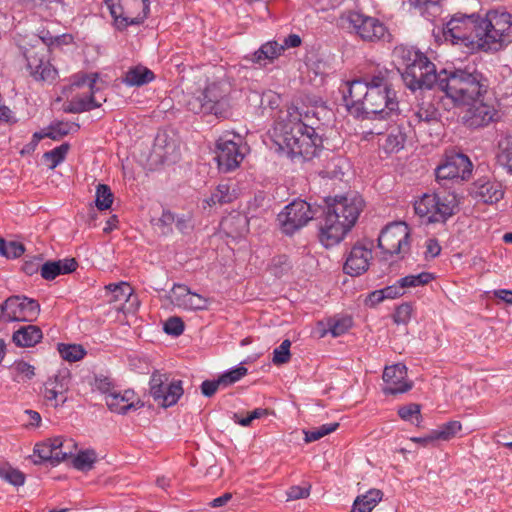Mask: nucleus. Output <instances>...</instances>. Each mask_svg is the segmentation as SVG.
<instances>
[{"label":"nucleus","mask_w":512,"mask_h":512,"mask_svg":"<svg viewBox=\"0 0 512 512\" xmlns=\"http://www.w3.org/2000/svg\"><path fill=\"white\" fill-rule=\"evenodd\" d=\"M343 100L349 112L355 116L374 114L387 118L398 110L388 71H379L364 80L347 82Z\"/></svg>","instance_id":"obj_1"},{"label":"nucleus","mask_w":512,"mask_h":512,"mask_svg":"<svg viewBox=\"0 0 512 512\" xmlns=\"http://www.w3.org/2000/svg\"><path fill=\"white\" fill-rule=\"evenodd\" d=\"M272 139L289 157L304 160L315 157L322 146L321 137L313 127L302 122L296 108L288 109L285 117L275 123Z\"/></svg>","instance_id":"obj_2"},{"label":"nucleus","mask_w":512,"mask_h":512,"mask_svg":"<svg viewBox=\"0 0 512 512\" xmlns=\"http://www.w3.org/2000/svg\"><path fill=\"white\" fill-rule=\"evenodd\" d=\"M438 88L455 105H469L487 93L488 83L475 65L441 70Z\"/></svg>","instance_id":"obj_3"},{"label":"nucleus","mask_w":512,"mask_h":512,"mask_svg":"<svg viewBox=\"0 0 512 512\" xmlns=\"http://www.w3.org/2000/svg\"><path fill=\"white\" fill-rule=\"evenodd\" d=\"M363 205V199L357 195L336 197L328 205L320 228L321 243L327 248L338 244L356 223Z\"/></svg>","instance_id":"obj_4"},{"label":"nucleus","mask_w":512,"mask_h":512,"mask_svg":"<svg viewBox=\"0 0 512 512\" xmlns=\"http://www.w3.org/2000/svg\"><path fill=\"white\" fill-rule=\"evenodd\" d=\"M393 57L405 85L410 90L438 87L441 71H436L435 64L424 53L415 47L401 45L394 49Z\"/></svg>","instance_id":"obj_5"},{"label":"nucleus","mask_w":512,"mask_h":512,"mask_svg":"<svg viewBox=\"0 0 512 512\" xmlns=\"http://www.w3.org/2000/svg\"><path fill=\"white\" fill-rule=\"evenodd\" d=\"M482 32L480 15L456 13L445 24L443 37L453 45L474 50L482 48Z\"/></svg>","instance_id":"obj_6"},{"label":"nucleus","mask_w":512,"mask_h":512,"mask_svg":"<svg viewBox=\"0 0 512 512\" xmlns=\"http://www.w3.org/2000/svg\"><path fill=\"white\" fill-rule=\"evenodd\" d=\"M482 49L498 48L512 42V15L501 9L489 10L481 17Z\"/></svg>","instance_id":"obj_7"},{"label":"nucleus","mask_w":512,"mask_h":512,"mask_svg":"<svg viewBox=\"0 0 512 512\" xmlns=\"http://www.w3.org/2000/svg\"><path fill=\"white\" fill-rule=\"evenodd\" d=\"M457 207L456 194L447 191L426 193L414 204L416 214L430 223L445 222L455 214Z\"/></svg>","instance_id":"obj_8"},{"label":"nucleus","mask_w":512,"mask_h":512,"mask_svg":"<svg viewBox=\"0 0 512 512\" xmlns=\"http://www.w3.org/2000/svg\"><path fill=\"white\" fill-rule=\"evenodd\" d=\"M339 25L365 42L389 41L391 35L379 19L356 11H347L339 17Z\"/></svg>","instance_id":"obj_9"},{"label":"nucleus","mask_w":512,"mask_h":512,"mask_svg":"<svg viewBox=\"0 0 512 512\" xmlns=\"http://www.w3.org/2000/svg\"><path fill=\"white\" fill-rule=\"evenodd\" d=\"M229 93L230 85L228 83H209L197 97L188 102V107L194 113L213 114L217 117H225L230 107L228 99Z\"/></svg>","instance_id":"obj_10"},{"label":"nucleus","mask_w":512,"mask_h":512,"mask_svg":"<svg viewBox=\"0 0 512 512\" xmlns=\"http://www.w3.org/2000/svg\"><path fill=\"white\" fill-rule=\"evenodd\" d=\"M118 29L142 23L149 12L148 0H105Z\"/></svg>","instance_id":"obj_11"},{"label":"nucleus","mask_w":512,"mask_h":512,"mask_svg":"<svg viewBox=\"0 0 512 512\" xmlns=\"http://www.w3.org/2000/svg\"><path fill=\"white\" fill-rule=\"evenodd\" d=\"M378 247L384 254L403 258L410 251V231L404 222L388 224L378 237Z\"/></svg>","instance_id":"obj_12"},{"label":"nucleus","mask_w":512,"mask_h":512,"mask_svg":"<svg viewBox=\"0 0 512 512\" xmlns=\"http://www.w3.org/2000/svg\"><path fill=\"white\" fill-rule=\"evenodd\" d=\"M316 210L304 200H295L284 207L277 220L281 231L293 235L314 218Z\"/></svg>","instance_id":"obj_13"},{"label":"nucleus","mask_w":512,"mask_h":512,"mask_svg":"<svg viewBox=\"0 0 512 512\" xmlns=\"http://www.w3.org/2000/svg\"><path fill=\"white\" fill-rule=\"evenodd\" d=\"M149 385L154 401L165 408L175 405L184 392L181 380L169 381V375L160 371L152 373Z\"/></svg>","instance_id":"obj_14"},{"label":"nucleus","mask_w":512,"mask_h":512,"mask_svg":"<svg viewBox=\"0 0 512 512\" xmlns=\"http://www.w3.org/2000/svg\"><path fill=\"white\" fill-rule=\"evenodd\" d=\"M99 75L97 73L82 74L77 80L73 82L74 86L81 87L88 85L89 95H76L68 103L67 111L71 113H82L99 108L106 98L99 93V88L96 87Z\"/></svg>","instance_id":"obj_15"},{"label":"nucleus","mask_w":512,"mask_h":512,"mask_svg":"<svg viewBox=\"0 0 512 512\" xmlns=\"http://www.w3.org/2000/svg\"><path fill=\"white\" fill-rule=\"evenodd\" d=\"M75 449L76 443L72 439L55 437L37 443L34 447V455L37 454L41 461L56 465L73 456Z\"/></svg>","instance_id":"obj_16"},{"label":"nucleus","mask_w":512,"mask_h":512,"mask_svg":"<svg viewBox=\"0 0 512 512\" xmlns=\"http://www.w3.org/2000/svg\"><path fill=\"white\" fill-rule=\"evenodd\" d=\"M244 159V152L238 142L222 136L216 143V160L221 172L227 173L239 167Z\"/></svg>","instance_id":"obj_17"},{"label":"nucleus","mask_w":512,"mask_h":512,"mask_svg":"<svg viewBox=\"0 0 512 512\" xmlns=\"http://www.w3.org/2000/svg\"><path fill=\"white\" fill-rule=\"evenodd\" d=\"M106 289L111 292L109 302L115 311L126 315L134 314L138 310L140 305L138 296L127 282L111 283L106 286Z\"/></svg>","instance_id":"obj_18"},{"label":"nucleus","mask_w":512,"mask_h":512,"mask_svg":"<svg viewBox=\"0 0 512 512\" xmlns=\"http://www.w3.org/2000/svg\"><path fill=\"white\" fill-rule=\"evenodd\" d=\"M472 172V163L469 158L460 153L447 156L444 163L436 169V179L442 180H465Z\"/></svg>","instance_id":"obj_19"},{"label":"nucleus","mask_w":512,"mask_h":512,"mask_svg":"<svg viewBox=\"0 0 512 512\" xmlns=\"http://www.w3.org/2000/svg\"><path fill=\"white\" fill-rule=\"evenodd\" d=\"M370 242H357L349 251L344 263V272L351 276H359L366 272L372 260Z\"/></svg>","instance_id":"obj_20"},{"label":"nucleus","mask_w":512,"mask_h":512,"mask_svg":"<svg viewBox=\"0 0 512 512\" xmlns=\"http://www.w3.org/2000/svg\"><path fill=\"white\" fill-rule=\"evenodd\" d=\"M70 380V372L64 369L58 371L57 374L45 382L43 395L51 406L57 407L66 401Z\"/></svg>","instance_id":"obj_21"},{"label":"nucleus","mask_w":512,"mask_h":512,"mask_svg":"<svg viewBox=\"0 0 512 512\" xmlns=\"http://www.w3.org/2000/svg\"><path fill=\"white\" fill-rule=\"evenodd\" d=\"M468 109L464 113L463 123L469 128H480L487 126L494 121L497 111L492 104L484 102L482 98L467 105Z\"/></svg>","instance_id":"obj_22"},{"label":"nucleus","mask_w":512,"mask_h":512,"mask_svg":"<svg viewBox=\"0 0 512 512\" xmlns=\"http://www.w3.org/2000/svg\"><path fill=\"white\" fill-rule=\"evenodd\" d=\"M32 314V300L14 296L0 305V321H28Z\"/></svg>","instance_id":"obj_23"},{"label":"nucleus","mask_w":512,"mask_h":512,"mask_svg":"<svg viewBox=\"0 0 512 512\" xmlns=\"http://www.w3.org/2000/svg\"><path fill=\"white\" fill-rule=\"evenodd\" d=\"M383 381L385 394L405 393L411 389L412 384L407 381V368L403 364L388 366L383 372Z\"/></svg>","instance_id":"obj_24"},{"label":"nucleus","mask_w":512,"mask_h":512,"mask_svg":"<svg viewBox=\"0 0 512 512\" xmlns=\"http://www.w3.org/2000/svg\"><path fill=\"white\" fill-rule=\"evenodd\" d=\"M171 301L174 305L185 310H205L209 301L200 294L191 292L183 284H175L171 290Z\"/></svg>","instance_id":"obj_25"},{"label":"nucleus","mask_w":512,"mask_h":512,"mask_svg":"<svg viewBox=\"0 0 512 512\" xmlns=\"http://www.w3.org/2000/svg\"><path fill=\"white\" fill-rule=\"evenodd\" d=\"M105 402L110 411L118 414H125L140 407L139 401L135 403V393L132 390L111 391L105 396Z\"/></svg>","instance_id":"obj_26"},{"label":"nucleus","mask_w":512,"mask_h":512,"mask_svg":"<svg viewBox=\"0 0 512 512\" xmlns=\"http://www.w3.org/2000/svg\"><path fill=\"white\" fill-rule=\"evenodd\" d=\"M285 50L277 41H268L260 46L254 53L245 57L246 60L259 67H265L277 59Z\"/></svg>","instance_id":"obj_27"},{"label":"nucleus","mask_w":512,"mask_h":512,"mask_svg":"<svg viewBox=\"0 0 512 512\" xmlns=\"http://www.w3.org/2000/svg\"><path fill=\"white\" fill-rule=\"evenodd\" d=\"M220 228L228 237L239 238L248 232L249 220L246 215L234 212L222 219Z\"/></svg>","instance_id":"obj_28"},{"label":"nucleus","mask_w":512,"mask_h":512,"mask_svg":"<svg viewBox=\"0 0 512 512\" xmlns=\"http://www.w3.org/2000/svg\"><path fill=\"white\" fill-rule=\"evenodd\" d=\"M77 266L78 264L74 258L48 261L41 266L40 274L45 280H54L59 275L72 273Z\"/></svg>","instance_id":"obj_29"},{"label":"nucleus","mask_w":512,"mask_h":512,"mask_svg":"<svg viewBox=\"0 0 512 512\" xmlns=\"http://www.w3.org/2000/svg\"><path fill=\"white\" fill-rule=\"evenodd\" d=\"M475 195L480 201L493 204L503 198L504 191L499 182L478 180L475 184Z\"/></svg>","instance_id":"obj_30"},{"label":"nucleus","mask_w":512,"mask_h":512,"mask_svg":"<svg viewBox=\"0 0 512 512\" xmlns=\"http://www.w3.org/2000/svg\"><path fill=\"white\" fill-rule=\"evenodd\" d=\"M239 197V190L235 185L229 183H220L211 193L210 197L205 199L208 206L223 205L232 203Z\"/></svg>","instance_id":"obj_31"},{"label":"nucleus","mask_w":512,"mask_h":512,"mask_svg":"<svg viewBox=\"0 0 512 512\" xmlns=\"http://www.w3.org/2000/svg\"><path fill=\"white\" fill-rule=\"evenodd\" d=\"M405 141V133L399 127H393L387 135L379 139V145L385 152L394 153L404 147Z\"/></svg>","instance_id":"obj_32"},{"label":"nucleus","mask_w":512,"mask_h":512,"mask_svg":"<svg viewBox=\"0 0 512 512\" xmlns=\"http://www.w3.org/2000/svg\"><path fill=\"white\" fill-rule=\"evenodd\" d=\"M154 79L153 72L144 66L130 68L123 77V82L128 86H142Z\"/></svg>","instance_id":"obj_33"},{"label":"nucleus","mask_w":512,"mask_h":512,"mask_svg":"<svg viewBox=\"0 0 512 512\" xmlns=\"http://www.w3.org/2000/svg\"><path fill=\"white\" fill-rule=\"evenodd\" d=\"M381 499L382 492L378 489H371L354 500L350 512H371Z\"/></svg>","instance_id":"obj_34"},{"label":"nucleus","mask_w":512,"mask_h":512,"mask_svg":"<svg viewBox=\"0 0 512 512\" xmlns=\"http://www.w3.org/2000/svg\"><path fill=\"white\" fill-rule=\"evenodd\" d=\"M497 160L501 166L512 174V135H507L500 140Z\"/></svg>","instance_id":"obj_35"},{"label":"nucleus","mask_w":512,"mask_h":512,"mask_svg":"<svg viewBox=\"0 0 512 512\" xmlns=\"http://www.w3.org/2000/svg\"><path fill=\"white\" fill-rule=\"evenodd\" d=\"M435 276L434 274L430 272H421L419 274H411L404 276L399 279V283H401V286L404 290V293L407 289L410 288H417L424 285H427L432 280H434Z\"/></svg>","instance_id":"obj_36"},{"label":"nucleus","mask_w":512,"mask_h":512,"mask_svg":"<svg viewBox=\"0 0 512 512\" xmlns=\"http://www.w3.org/2000/svg\"><path fill=\"white\" fill-rule=\"evenodd\" d=\"M58 352L60 356L68 362H77L84 358L86 351L80 344H58Z\"/></svg>","instance_id":"obj_37"},{"label":"nucleus","mask_w":512,"mask_h":512,"mask_svg":"<svg viewBox=\"0 0 512 512\" xmlns=\"http://www.w3.org/2000/svg\"><path fill=\"white\" fill-rule=\"evenodd\" d=\"M96 460V452L93 449H86L73 456L72 463L77 470L88 471L92 469Z\"/></svg>","instance_id":"obj_38"},{"label":"nucleus","mask_w":512,"mask_h":512,"mask_svg":"<svg viewBox=\"0 0 512 512\" xmlns=\"http://www.w3.org/2000/svg\"><path fill=\"white\" fill-rule=\"evenodd\" d=\"M70 149L68 143H63L54 149L44 153L43 158L46 161L49 168L54 169L60 163L64 161L66 155Z\"/></svg>","instance_id":"obj_39"},{"label":"nucleus","mask_w":512,"mask_h":512,"mask_svg":"<svg viewBox=\"0 0 512 512\" xmlns=\"http://www.w3.org/2000/svg\"><path fill=\"white\" fill-rule=\"evenodd\" d=\"M58 76V71L49 62L40 61V64L34 70V80L52 84Z\"/></svg>","instance_id":"obj_40"},{"label":"nucleus","mask_w":512,"mask_h":512,"mask_svg":"<svg viewBox=\"0 0 512 512\" xmlns=\"http://www.w3.org/2000/svg\"><path fill=\"white\" fill-rule=\"evenodd\" d=\"M353 321L351 317H336L328 320V332L331 333L333 337H339L345 334L351 327Z\"/></svg>","instance_id":"obj_41"},{"label":"nucleus","mask_w":512,"mask_h":512,"mask_svg":"<svg viewBox=\"0 0 512 512\" xmlns=\"http://www.w3.org/2000/svg\"><path fill=\"white\" fill-rule=\"evenodd\" d=\"M25 247L17 241H6L0 238V255L7 259H15L23 255Z\"/></svg>","instance_id":"obj_42"},{"label":"nucleus","mask_w":512,"mask_h":512,"mask_svg":"<svg viewBox=\"0 0 512 512\" xmlns=\"http://www.w3.org/2000/svg\"><path fill=\"white\" fill-rule=\"evenodd\" d=\"M461 430L462 424L459 421L453 420L441 425L437 430H434V433L437 440L449 441Z\"/></svg>","instance_id":"obj_43"},{"label":"nucleus","mask_w":512,"mask_h":512,"mask_svg":"<svg viewBox=\"0 0 512 512\" xmlns=\"http://www.w3.org/2000/svg\"><path fill=\"white\" fill-rule=\"evenodd\" d=\"M113 193L106 184H99L96 188L95 204L99 210H107L113 203Z\"/></svg>","instance_id":"obj_44"},{"label":"nucleus","mask_w":512,"mask_h":512,"mask_svg":"<svg viewBox=\"0 0 512 512\" xmlns=\"http://www.w3.org/2000/svg\"><path fill=\"white\" fill-rule=\"evenodd\" d=\"M339 427L338 423H327L323 424L317 428H313L308 431H304V440L306 443L314 442L322 437L334 432Z\"/></svg>","instance_id":"obj_45"},{"label":"nucleus","mask_w":512,"mask_h":512,"mask_svg":"<svg viewBox=\"0 0 512 512\" xmlns=\"http://www.w3.org/2000/svg\"><path fill=\"white\" fill-rule=\"evenodd\" d=\"M0 478L14 486L23 485L25 481L24 474L8 464L0 465Z\"/></svg>","instance_id":"obj_46"},{"label":"nucleus","mask_w":512,"mask_h":512,"mask_svg":"<svg viewBox=\"0 0 512 512\" xmlns=\"http://www.w3.org/2000/svg\"><path fill=\"white\" fill-rule=\"evenodd\" d=\"M291 269L289 259L286 255H278L272 258L269 271L275 277H282Z\"/></svg>","instance_id":"obj_47"},{"label":"nucleus","mask_w":512,"mask_h":512,"mask_svg":"<svg viewBox=\"0 0 512 512\" xmlns=\"http://www.w3.org/2000/svg\"><path fill=\"white\" fill-rule=\"evenodd\" d=\"M246 374H247V368L241 364L239 366L223 373L222 375L219 376V379L222 383V388H226V387L238 382Z\"/></svg>","instance_id":"obj_48"},{"label":"nucleus","mask_w":512,"mask_h":512,"mask_svg":"<svg viewBox=\"0 0 512 512\" xmlns=\"http://www.w3.org/2000/svg\"><path fill=\"white\" fill-rule=\"evenodd\" d=\"M13 341L19 347L32 346V325L19 326L13 334Z\"/></svg>","instance_id":"obj_49"},{"label":"nucleus","mask_w":512,"mask_h":512,"mask_svg":"<svg viewBox=\"0 0 512 512\" xmlns=\"http://www.w3.org/2000/svg\"><path fill=\"white\" fill-rule=\"evenodd\" d=\"M290 347L291 341L289 339H285L277 348L273 351L272 361L276 365L285 364L290 360Z\"/></svg>","instance_id":"obj_50"},{"label":"nucleus","mask_w":512,"mask_h":512,"mask_svg":"<svg viewBox=\"0 0 512 512\" xmlns=\"http://www.w3.org/2000/svg\"><path fill=\"white\" fill-rule=\"evenodd\" d=\"M68 134L67 124L60 123L57 126H52L47 132L34 133V138L41 140L49 137L53 140H58Z\"/></svg>","instance_id":"obj_51"},{"label":"nucleus","mask_w":512,"mask_h":512,"mask_svg":"<svg viewBox=\"0 0 512 512\" xmlns=\"http://www.w3.org/2000/svg\"><path fill=\"white\" fill-rule=\"evenodd\" d=\"M414 115L418 122L430 123L437 120V110L430 103L427 105H421Z\"/></svg>","instance_id":"obj_52"},{"label":"nucleus","mask_w":512,"mask_h":512,"mask_svg":"<svg viewBox=\"0 0 512 512\" xmlns=\"http://www.w3.org/2000/svg\"><path fill=\"white\" fill-rule=\"evenodd\" d=\"M420 411V405L411 403L400 407L398 410V415L404 421H413V418H416V420L419 421Z\"/></svg>","instance_id":"obj_53"},{"label":"nucleus","mask_w":512,"mask_h":512,"mask_svg":"<svg viewBox=\"0 0 512 512\" xmlns=\"http://www.w3.org/2000/svg\"><path fill=\"white\" fill-rule=\"evenodd\" d=\"M164 331L173 336H179L184 331V323L179 317H170L164 324Z\"/></svg>","instance_id":"obj_54"},{"label":"nucleus","mask_w":512,"mask_h":512,"mask_svg":"<svg viewBox=\"0 0 512 512\" xmlns=\"http://www.w3.org/2000/svg\"><path fill=\"white\" fill-rule=\"evenodd\" d=\"M440 1L441 0H408V2L415 8L419 9L423 15L425 13L432 15L429 10H438V4Z\"/></svg>","instance_id":"obj_55"},{"label":"nucleus","mask_w":512,"mask_h":512,"mask_svg":"<svg viewBox=\"0 0 512 512\" xmlns=\"http://www.w3.org/2000/svg\"><path fill=\"white\" fill-rule=\"evenodd\" d=\"M287 501L291 500H298V499H305L310 495V487H303V486H291L287 492Z\"/></svg>","instance_id":"obj_56"},{"label":"nucleus","mask_w":512,"mask_h":512,"mask_svg":"<svg viewBox=\"0 0 512 512\" xmlns=\"http://www.w3.org/2000/svg\"><path fill=\"white\" fill-rule=\"evenodd\" d=\"M412 314V307L410 304H402L400 305L394 314V321L397 324H406Z\"/></svg>","instance_id":"obj_57"},{"label":"nucleus","mask_w":512,"mask_h":512,"mask_svg":"<svg viewBox=\"0 0 512 512\" xmlns=\"http://www.w3.org/2000/svg\"><path fill=\"white\" fill-rule=\"evenodd\" d=\"M220 387H222V383L219 378L211 381L206 380L201 384V391L204 396L211 397Z\"/></svg>","instance_id":"obj_58"},{"label":"nucleus","mask_w":512,"mask_h":512,"mask_svg":"<svg viewBox=\"0 0 512 512\" xmlns=\"http://www.w3.org/2000/svg\"><path fill=\"white\" fill-rule=\"evenodd\" d=\"M382 290L385 299H395L405 294L401 286V283H399V280H397L396 283H394L393 285L387 286Z\"/></svg>","instance_id":"obj_59"},{"label":"nucleus","mask_w":512,"mask_h":512,"mask_svg":"<svg viewBox=\"0 0 512 512\" xmlns=\"http://www.w3.org/2000/svg\"><path fill=\"white\" fill-rule=\"evenodd\" d=\"M13 369L18 373V376H21L22 378H28L30 379L32 375L31 366L24 362V361H17L13 365Z\"/></svg>","instance_id":"obj_60"},{"label":"nucleus","mask_w":512,"mask_h":512,"mask_svg":"<svg viewBox=\"0 0 512 512\" xmlns=\"http://www.w3.org/2000/svg\"><path fill=\"white\" fill-rule=\"evenodd\" d=\"M441 252V246L436 239H428L426 242V255L436 257Z\"/></svg>","instance_id":"obj_61"},{"label":"nucleus","mask_w":512,"mask_h":512,"mask_svg":"<svg viewBox=\"0 0 512 512\" xmlns=\"http://www.w3.org/2000/svg\"><path fill=\"white\" fill-rule=\"evenodd\" d=\"M73 42V36L71 34H61L54 36V48H59L63 45H69Z\"/></svg>","instance_id":"obj_62"},{"label":"nucleus","mask_w":512,"mask_h":512,"mask_svg":"<svg viewBox=\"0 0 512 512\" xmlns=\"http://www.w3.org/2000/svg\"><path fill=\"white\" fill-rule=\"evenodd\" d=\"M301 45V38L297 34H290L285 39L281 46L286 48H295Z\"/></svg>","instance_id":"obj_63"},{"label":"nucleus","mask_w":512,"mask_h":512,"mask_svg":"<svg viewBox=\"0 0 512 512\" xmlns=\"http://www.w3.org/2000/svg\"><path fill=\"white\" fill-rule=\"evenodd\" d=\"M495 297L503 300L508 304H512V291L506 289H499L494 291Z\"/></svg>","instance_id":"obj_64"}]
</instances>
